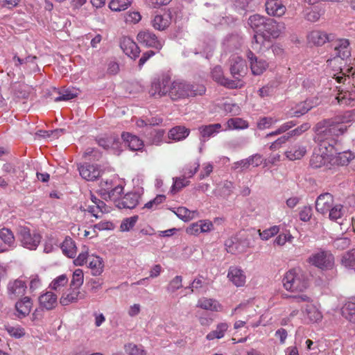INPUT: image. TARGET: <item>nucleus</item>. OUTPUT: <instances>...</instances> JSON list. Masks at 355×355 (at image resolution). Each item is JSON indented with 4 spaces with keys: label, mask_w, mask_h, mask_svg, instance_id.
Here are the masks:
<instances>
[{
    "label": "nucleus",
    "mask_w": 355,
    "mask_h": 355,
    "mask_svg": "<svg viewBox=\"0 0 355 355\" xmlns=\"http://www.w3.org/2000/svg\"><path fill=\"white\" fill-rule=\"evenodd\" d=\"M345 121L340 116L323 119L314 127V141L320 149H326L328 152L337 150L338 137L343 135L347 127Z\"/></svg>",
    "instance_id": "f257e3e1"
},
{
    "label": "nucleus",
    "mask_w": 355,
    "mask_h": 355,
    "mask_svg": "<svg viewBox=\"0 0 355 355\" xmlns=\"http://www.w3.org/2000/svg\"><path fill=\"white\" fill-rule=\"evenodd\" d=\"M203 85L191 84L184 80H174L169 87V95L172 101H178L205 93Z\"/></svg>",
    "instance_id": "f03ea898"
},
{
    "label": "nucleus",
    "mask_w": 355,
    "mask_h": 355,
    "mask_svg": "<svg viewBox=\"0 0 355 355\" xmlns=\"http://www.w3.org/2000/svg\"><path fill=\"white\" fill-rule=\"evenodd\" d=\"M283 286L291 292H303L308 288V280L300 268H293L287 271L282 279Z\"/></svg>",
    "instance_id": "7ed1b4c3"
},
{
    "label": "nucleus",
    "mask_w": 355,
    "mask_h": 355,
    "mask_svg": "<svg viewBox=\"0 0 355 355\" xmlns=\"http://www.w3.org/2000/svg\"><path fill=\"white\" fill-rule=\"evenodd\" d=\"M308 262L320 269L329 270L334 265V257L329 251L320 250L309 257Z\"/></svg>",
    "instance_id": "20e7f679"
},
{
    "label": "nucleus",
    "mask_w": 355,
    "mask_h": 355,
    "mask_svg": "<svg viewBox=\"0 0 355 355\" xmlns=\"http://www.w3.org/2000/svg\"><path fill=\"white\" fill-rule=\"evenodd\" d=\"M320 153H314L310 159V166L313 168H322L324 171H333L334 164L331 157L334 152L326 151V149H320Z\"/></svg>",
    "instance_id": "39448f33"
},
{
    "label": "nucleus",
    "mask_w": 355,
    "mask_h": 355,
    "mask_svg": "<svg viewBox=\"0 0 355 355\" xmlns=\"http://www.w3.org/2000/svg\"><path fill=\"white\" fill-rule=\"evenodd\" d=\"M18 238L24 248L35 250L40 243L42 236L39 233L31 232L29 228L21 227L19 230Z\"/></svg>",
    "instance_id": "423d86ee"
},
{
    "label": "nucleus",
    "mask_w": 355,
    "mask_h": 355,
    "mask_svg": "<svg viewBox=\"0 0 355 355\" xmlns=\"http://www.w3.org/2000/svg\"><path fill=\"white\" fill-rule=\"evenodd\" d=\"M171 84V78L168 75H162L155 78L149 90L151 96L157 98L169 95V87Z\"/></svg>",
    "instance_id": "0eeeda50"
},
{
    "label": "nucleus",
    "mask_w": 355,
    "mask_h": 355,
    "mask_svg": "<svg viewBox=\"0 0 355 355\" xmlns=\"http://www.w3.org/2000/svg\"><path fill=\"white\" fill-rule=\"evenodd\" d=\"M225 245L228 252L239 254L245 252L250 248V241L243 235H236L227 239Z\"/></svg>",
    "instance_id": "6e6552de"
},
{
    "label": "nucleus",
    "mask_w": 355,
    "mask_h": 355,
    "mask_svg": "<svg viewBox=\"0 0 355 355\" xmlns=\"http://www.w3.org/2000/svg\"><path fill=\"white\" fill-rule=\"evenodd\" d=\"M137 40L141 45L147 48H153L157 51H159L164 44V40L159 39L153 32L148 30L139 32Z\"/></svg>",
    "instance_id": "1a4fd4ad"
},
{
    "label": "nucleus",
    "mask_w": 355,
    "mask_h": 355,
    "mask_svg": "<svg viewBox=\"0 0 355 355\" xmlns=\"http://www.w3.org/2000/svg\"><path fill=\"white\" fill-rule=\"evenodd\" d=\"M230 73L234 80H236L238 85L239 84L240 78L245 74L247 66L245 61L239 56L233 55L230 60Z\"/></svg>",
    "instance_id": "9d476101"
},
{
    "label": "nucleus",
    "mask_w": 355,
    "mask_h": 355,
    "mask_svg": "<svg viewBox=\"0 0 355 355\" xmlns=\"http://www.w3.org/2000/svg\"><path fill=\"white\" fill-rule=\"evenodd\" d=\"M336 36L334 34L329 33L320 30H314L311 31L308 35V40L315 46H322L326 42H331L334 41Z\"/></svg>",
    "instance_id": "9b49d317"
},
{
    "label": "nucleus",
    "mask_w": 355,
    "mask_h": 355,
    "mask_svg": "<svg viewBox=\"0 0 355 355\" xmlns=\"http://www.w3.org/2000/svg\"><path fill=\"white\" fill-rule=\"evenodd\" d=\"M95 141L99 146L105 150H118L121 144L120 138L115 135L97 137Z\"/></svg>",
    "instance_id": "f8f14e48"
},
{
    "label": "nucleus",
    "mask_w": 355,
    "mask_h": 355,
    "mask_svg": "<svg viewBox=\"0 0 355 355\" xmlns=\"http://www.w3.org/2000/svg\"><path fill=\"white\" fill-rule=\"evenodd\" d=\"M334 205V196L329 193L320 194L315 201V209L322 214H326Z\"/></svg>",
    "instance_id": "ddd939ff"
},
{
    "label": "nucleus",
    "mask_w": 355,
    "mask_h": 355,
    "mask_svg": "<svg viewBox=\"0 0 355 355\" xmlns=\"http://www.w3.org/2000/svg\"><path fill=\"white\" fill-rule=\"evenodd\" d=\"M120 46L125 55L132 59L139 57L140 49L137 44L129 37H123L120 42Z\"/></svg>",
    "instance_id": "4468645a"
},
{
    "label": "nucleus",
    "mask_w": 355,
    "mask_h": 355,
    "mask_svg": "<svg viewBox=\"0 0 355 355\" xmlns=\"http://www.w3.org/2000/svg\"><path fill=\"white\" fill-rule=\"evenodd\" d=\"M212 78L218 83L223 85L230 89H235L241 87V85H238L236 80H232L223 76V72L221 67L216 66L211 71Z\"/></svg>",
    "instance_id": "2eb2a0df"
},
{
    "label": "nucleus",
    "mask_w": 355,
    "mask_h": 355,
    "mask_svg": "<svg viewBox=\"0 0 355 355\" xmlns=\"http://www.w3.org/2000/svg\"><path fill=\"white\" fill-rule=\"evenodd\" d=\"M334 42L333 46L335 57L344 60L351 55L349 42L347 39H339Z\"/></svg>",
    "instance_id": "dca6fc26"
},
{
    "label": "nucleus",
    "mask_w": 355,
    "mask_h": 355,
    "mask_svg": "<svg viewBox=\"0 0 355 355\" xmlns=\"http://www.w3.org/2000/svg\"><path fill=\"white\" fill-rule=\"evenodd\" d=\"M264 28L263 32L266 37H272L277 38L279 36L282 30L284 28V24L277 23L275 20L270 18H266L264 23Z\"/></svg>",
    "instance_id": "f3484780"
},
{
    "label": "nucleus",
    "mask_w": 355,
    "mask_h": 355,
    "mask_svg": "<svg viewBox=\"0 0 355 355\" xmlns=\"http://www.w3.org/2000/svg\"><path fill=\"white\" fill-rule=\"evenodd\" d=\"M247 57L250 61V68L254 75H261L266 71L268 64L266 60L258 59L251 51L247 53Z\"/></svg>",
    "instance_id": "a211bd4d"
},
{
    "label": "nucleus",
    "mask_w": 355,
    "mask_h": 355,
    "mask_svg": "<svg viewBox=\"0 0 355 355\" xmlns=\"http://www.w3.org/2000/svg\"><path fill=\"white\" fill-rule=\"evenodd\" d=\"M78 171L81 177L87 181L95 180L101 174L99 168L94 164H83L78 167Z\"/></svg>",
    "instance_id": "6ab92c4d"
},
{
    "label": "nucleus",
    "mask_w": 355,
    "mask_h": 355,
    "mask_svg": "<svg viewBox=\"0 0 355 355\" xmlns=\"http://www.w3.org/2000/svg\"><path fill=\"white\" fill-rule=\"evenodd\" d=\"M8 293L10 298H16L25 294L26 284L21 279L10 281L8 284Z\"/></svg>",
    "instance_id": "aec40b11"
},
{
    "label": "nucleus",
    "mask_w": 355,
    "mask_h": 355,
    "mask_svg": "<svg viewBox=\"0 0 355 355\" xmlns=\"http://www.w3.org/2000/svg\"><path fill=\"white\" fill-rule=\"evenodd\" d=\"M337 150L334 153L331 157V160L334 164L333 171L336 169L338 166L347 165L349 162L354 159V156L350 151H343L337 153Z\"/></svg>",
    "instance_id": "412c9836"
},
{
    "label": "nucleus",
    "mask_w": 355,
    "mask_h": 355,
    "mask_svg": "<svg viewBox=\"0 0 355 355\" xmlns=\"http://www.w3.org/2000/svg\"><path fill=\"white\" fill-rule=\"evenodd\" d=\"M172 15L171 12H165L162 15H157L152 20L153 27L162 31L166 29L171 24Z\"/></svg>",
    "instance_id": "4be33fe9"
},
{
    "label": "nucleus",
    "mask_w": 355,
    "mask_h": 355,
    "mask_svg": "<svg viewBox=\"0 0 355 355\" xmlns=\"http://www.w3.org/2000/svg\"><path fill=\"white\" fill-rule=\"evenodd\" d=\"M265 6L268 15L273 17H282L286 10L285 6L277 0H268Z\"/></svg>",
    "instance_id": "5701e85b"
},
{
    "label": "nucleus",
    "mask_w": 355,
    "mask_h": 355,
    "mask_svg": "<svg viewBox=\"0 0 355 355\" xmlns=\"http://www.w3.org/2000/svg\"><path fill=\"white\" fill-rule=\"evenodd\" d=\"M121 138L125 144L132 151L140 150L144 147L143 141L136 135H133L129 132H123Z\"/></svg>",
    "instance_id": "b1692460"
},
{
    "label": "nucleus",
    "mask_w": 355,
    "mask_h": 355,
    "mask_svg": "<svg viewBox=\"0 0 355 355\" xmlns=\"http://www.w3.org/2000/svg\"><path fill=\"white\" fill-rule=\"evenodd\" d=\"M33 302L29 297H24L15 304L17 316L19 318H25L28 315L32 309Z\"/></svg>",
    "instance_id": "393cba45"
},
{
    "label": "nucleus",
    "mask_w": 355,
    "mask_h": 355,
    "mask_svg": "<svg viewBox=\"0 0 355 355\" xmlns=\"http://www.w3.org/2000/svg\"><path fill=\"white\" fill-rule=\"evenodd\" d=\"M227 277L236 286H242L245 283V275L243 271L236 266L230 267Z\"/></svg>",
    "instance_id": "a878e982"
},
{
    "label": "nucleus",
    "mask_w": 355,
    "mask_h": 355,
    "mask_svg": "<svg viewBox=\"0 0 355 355\" xmlns=\"http://www.w3.org/2000/svg\"><path fill=\"white\" fill-rule=\"evenodd\" d=\"M85 295L81 293L78 288L71 287L69 293H63L60 300L62 306H67L71 303L76 302L79 299H83Z\"/></svg>",
    "instance_id": "bb28decb"
},
{
    "label": "nucleus",
    "mask_w": 355,
    "mask_h": 355,
    "mask_svg": "<svg viewBox=\"0 0 355 355\" xmlns=\"http://www.w3.org/2000/svg\"><path fill=\"white\" fill-rule=\"evenodd\" d=\"M58 297L55 294L51 291H48L39 297V302L41 307L46 310H52L58 304Z\"/></svg>",
    "instance_id": "cd10ccee"
},
{
    "label": "nucleus",
    "mask_w": 355,
    "mask_h": 355,
    "mask_svg": "<svg viewBox=\"0 0 355 355\" xmlns=\"http://www.w3.org/2000/svg\"><path fill=\"white\" fill-rule=\"evenodd\" d=\"M198 130L202 137L208 139L214 137L222 131V125L220 123L201 125L199 127Z\"/></svg>",
    "instance_id": "c85d7f7f"
},
{
    "label": "nucleus",
    "mask_w": 355,
    "mask_h": 355,
    "mask_svg": "<svg viewBox=\"0 0 355 355\" xmlns=\"http://www.w3.org/2000/svg\"><path fill=\"white\" fill-rule=\"evenodd\" d=\"M139 196L137 193H128L119 202V208L133 209L139 202Z\"/></svg>",
    "instance_id": "c756f323"
},
{
    "label": "nucleus",
    "mask_w": 355,
    "mask_h": 355,
    "mask_svg": "<svg viewBox=\"0 0 355 355\" xmlns=\"http://www.w3.org/2000/svg\"><path fill=\"white\" fill-rule=\"evenodd\" d=\"M197 306L211 311H220L222 309L221 305L217 300L207 297L200 298Z\"/></svg>",
    "instance_id": "7c9ffc66"
},
{
    "label": "nucleus",
    "mask_w": 355,
    "mask_h": 355,
    "mask_svg": "<svg viewBox=\"0 0 355 355\" xmlns=\"http://www.w3.org/2000/svg\"><path fill=\"white\" fill-rule=\"evenodd\" d=\"M304 17L311 22H315L319 20L324 14L323 9L320 6L308 7L304 9Z\"/></svg>",
    "instance_id": "2f4dec72"
},
{
    "label": "nucleus",
    "mask_w": 355,
    "mask_h": 355,
    "mask_svg": "<svg viewBox=\"0 0 355 355\" xmlns=\"http://www.w3.org/2000/svg\"><path fill=\"white\" fill-rule=\"evenodd\" d=\"M313 107L312 101L311 100H306L297 104L295 107H293L289 114L291 116L299 117L308 112Z\"/></svg>",
    "instance_id": "473e14b6"
},
{
    "label": "nucleus",
    "mask_w": 355,
    "mask_h": 355,
    "mask_svg": "<svg viewBox=\"0 0 355 355\" xmlns=\"http://www.w3.org/2000/svg\"><path fill=\"white\" fill-rule=\"evenodd\" d=\"M266 18L258 14L250 16L248 19V24L256 33L263 32L264 23Z\"/></svg>",
    "instance_id": "72a5a7b5"
},
{
    "label": "nucleus",
    "mask_w": 355,
    "mask_h": 355,
    "mask_svg": "<svg viewBox=\"0 0 355 355\" xmlns=\"http://www.w3.org/2000/svg\"><path fill=\"white\" fill-rule=\"evenodd\" d=\"M340 263L345 268L355 272V248L344 253L341 257Z\"/></svg>",
    "instance_id": "f704fd0d"
},
{
    "label": "nucleus",
    "mask_w": 355,
    "mask_h": 355,
    "mask_svg": "<svg viewBox=\"0 0 355 355\" xmlns=\"http://www.w3.org/2000/svg\"><path fill=\"white\" fill-rule=\"evenodd\" d=\"M63 253L69 258H74L76 254V246L73 240L67 236L61 245Z\"/></svg>",
    "instance_id": "c9c22d12"
},
{
    "label": "nucleus",
    "mask_w": 355,
    "mask_h": 355,
    "mask_svg": "<svg viewBox=\"0 0 355 355\" xmlns=\"http://www.w3.org/2000/svg\"><path fill=\"white\" fill-rule=\"evenodd\" d=\"M189 134V130L184 126H176L170 130L168 137L175 141L185 139Z\"/></svg>",
    "instance_id": "e433bc0d"
},
{
    "label": "nucleus",
    "mask_w": 355,
    "mask_h": 355,
    "mask_svg": "<svg viewBox=\"0 0 355 355\" xmlns=\"http://www.w3.org/2000/svg\"><path fill=\"white\" fill-rule=\"evenodd\" d=\"M89 268L92 270L93 275H99L103 272V263L101 257L91 256L89 257Z\"/></svg>",
    "instance_id": "4c0bfd02"
},
{
    "label": "nucleus",
    "mask_w": 355,
    "mask_h": 355,
    "mask_svg": "<svg viewBox=\"0 0 355 355\" xmlns=\"http://www.w3.org/2000/svg\"><path fill=\"white\" fill-rule=\"evenodd\" d=\"M336 98L340 104H345L352 107L355 106V87L344 94H339Z\"/></svg>",
    "instance_id": "58836bf2"
},
{
    "label": "nucleus",
    "mask_w": 355,
    "mask_h": 355,
    "mask_svg": "<svg viewBox=\"0 0 355 355\" xmlns=\"http://www.w3.org/2000/svg\"><path fill=\"white\" fill-rule=\"evenodd\" d=\"M305 153V147L301 146H292L288 150H287L285 153L286 157H288L291 160L300 159L302 157H304Z\"/></svg>",
    "instance_id": "ea45409f"
},
{
    "label": "nucleus",
    "mask_w": 355,
    "mask_h": 355,
    "mask_svg": "<svg viewBox=\"0 0 355 355\" xmlns=\"http://www.w3.org/2000/svg\"><path fill=\"white\" fill-rule=\"evenodd\" d=\"M228 329V324L225 322L220 323L217 325L216 329L210 331L206 336L207 339L209 340H214L215 338L220 339L222 338L225 333L227 331Z\"/></svg>",
    "instance_id": "a19ab883"
},
{
    "label": "nucleus",
    "mask_w": 355,
    "mask_h": 355,
    "mask_svg": "<svg viewBox=\"0 0 355 355\" xmlns=\"http://www.w3.org/2000/svg\"><path fill=\"white\" fill-rule=\"evenodd\" d=\"M341 311L343 317L355 323V302H346L343 306Z\"/></svg>",
    "instance_id": "79ce46f5"
},
{
    "label": "nucleus",
    "mask_w": 355,
    "mask_h": 355,
    "mask_svg": "<svg viewBox=\"0 0 355 355\" xmlns=\"http://www.w3.org/2000/svg\"><path fill=\"white\" fill-rule=\"evenodd\" d=\"M200 167V162L198 159L193 162H190L185 165L182 171V175L185 178H192L196 172L198 171Z\"/></svg>",
    "instance_id": "37998d69"
},
{
    "label": "nucleus",
    "mask_w": 355,
    "mask_h": 355,
    "mask_svg": "<svg viewBox=\"0 0 355 355\" xmlns=\"http://www.w3.org/2000/svg\"><path fill=\"white\" fill-rule=\"evenodd\" d=\"M132 0H111L109 7L112 11L120 12L131 6Z\"/></svg>",
    "instance_id": "c03bdc74"
},
{
    "label": "nucleus",
    "mask_w": 355,
    "mask_h": 355,
    "mask_svg": "<svg viewBox=\"0 0 355 355\" xmlns=\"http://www.w3.org/2000/svg\"><path fill=\"white\" fill-rule=\"evenodd\" d=\"M175 214L180 219L188 221L192 220L195 215L197 214L196 211H191L186 207H180L175 211H173Z\"/></svg>",
    "instance_id": "a18cd8bd"
},
{
    "label": "nucleus",
    "mask_w": 355,
    "mask_h": 355,
    "mask_svg": "<svg viewBox=\"0 0 355 355\" xmlns=\"http://www.w3.org/2000/svg\"><path fill=\"white\" fill-rule=\"evenodd\" d=\"M345 212V211L342 205L337 204L336 205H333L329 209V211H328L329 218L331 220L337 221L344 216Z\"/></svg>",
    "instance_id": "49530a36"
},
{
    "label": "nucleus",
    "mask_w": 355,
    "mask_h": 355,
    "mask_svg": "<svg viewBox=\"0 0 355 355\" xmlns=\"http://www.w3.org/2000/svg\"><path fill=\"white\" fill-rule=\"evenodd\" d=\"M69 282L67 276L64 274L59 275L55 278L49 285L51 290L60 291L62 288L65 286Z\"/></svg>",
    "instance_id": "de8ad7c7"
},
{
    "label": "nucleus",
    "mask_w": 355,
    "mask_h": 355,
    "mask_svg": "<svg viewBox=\"0 0 355 355\" xmlns=\"http://www.w3.org/2000/svg\"><path fill=\"white\" fill-rule=\"evenodd\" d=\"M78 89H67L62 92H59V96L55 98L54 101L58 102L71 100L78 96Z\"/></svg>",
    "instance_id": "09e8293b"
},
{
    "label": "nucleus",
    "mask_w": 355,
    "mask_h": 355,
    "mask_svg": "<svg viewBox=\"0 0 355 355\" xmlns=\"http://www.w3.org/2000/svg\"><path fill=\"white\" fill-rule=\"evenodd\" d=\"M229 129H245L248 127V123L241 118H231L227 121Z\"/></svg>",
    "instance_id": "8fccbe9b"
},
{
    "label": "nucleus",
    "mask_w": 355,
    "mask_h": 355,
    "mask_svg": "<svg viewBox=\"0 0 355 355\" xmlns=\"http://www.w3.org/2000/svg\"><path fill=\"white\" fill-rule=\"evenodd\" d=\"M305 313L309 320L313 322H318L322 318L321 313L315 306L313 305L307 306L305 310Z\"/></svg>",
    "instance_id": "3c124183"
},
{
    "label": "nucleus",
    "mask_w": 355,
    "mask_h": 355,
    "mask_svg": "<svg viewBox=\"0 0 355 355\" xmlns=\"http://www.w3.org/2000/svg\"><path fill=\"white\" fill-rule=\"evenodd\" d=\"M0 239L8 246H11L15 243V236L12 232L6 227L0 230Z\"/></svg>",
    "instance_id": "603ef678"
},
{
    "label": "nucleus",
    "mask_w": 355,
    "mask_h": 355,
    "mask_svg": "<svg viewBox=\"0 0 355 355\" xmlns=\"http://www.w3.org/2000/svg\"><path fill=\"white\" fill-rule=\"evenodd\" d=\"M84 282V275L81 269H76L72 275L70 286L79 289Z\"/></svg>",
    "instance_id": "864d4df0"
},
{
    "label": "nucleus",
    "mask_w": 355,
    "mask_h": 355,
    "mask_svg": "<svg viewBox=\"0 0 355 355\" xmlns=\"http://www.w3.org/2000/svg\"><path fill=\"white\" fill-rule=\"evenodd\" d=\"M235 6L238 8L252 11L257 6V2L254 0H236Z\"/></svg>",
    "instance_id": "5fc2aeb1"
},
{
    "label": "nucleus",
    "mask_w": 355,
    "mask_h": 355,
    "mask_svg": "<svg viewBox=\"0 0 355 355\" xmlns=\"http://www.w3.org/2000/svg\"><path fill=\"white\" fill-rule=\"evenodd\" d=\"M101 157V152L96 148L88 147L83 153V157L90 161H98Z\"/></svg>",
    "instance_id": "6e6d98bb"
},
{
    "label": "nucleus",
    "mask_w": 355,
    "mask_h": 355,
    "mask_svg": "<svg viewBox=\"0 0 355 355\" xmlns=\"http://www.w3.org/2000/svg\"><path fill=\"white\" fill-rule=\"evenodd\" d=\"M125 351L128 355H146V353L141 345L129 343L125 345Z\"/></svg>",
    "instance_id": "4d7b16f0"
},
{
    "label": "nucleus",
    "mask_w": 355,
    "mask_h": 355,
    "mask_svg": "<svg viewBox=\"0 0 355 355\" xmlns=\"http://www.w3.org/2000/svg\"><path fill=\"white\" fill-rule=\"evenodd\" d=\"M266 37L262 33L254 34L252 42V48L257 51H262V46L265 42Z\"/></svg>",
    "instance_id": "13d9d810"
},
{
    "label": "nucleus",
    "mask_w": 355,
    "mask_h": 355,
    "mask_svg": "<svg viewBox=\"0 0 355 355\" xmlns=\"http://www.w3.org/2000/svg\"><path fill=\"white\" fill-rule=\"evenodd\" d=\"M138 220V216H133L123 220L121 223L120 229L122 232L130 231Z\"/></svg>",
    "instance_id": "bf43d9fd"
},
{
    "label": "nucleus",
    "mask_w": 355,
    "mask_h": 355,
    "mask_svg": "<svg viewBox=\"0 0 355 355\" xmlns=\"http://www.w3.org/2000/svg\"><path fill=\"white\" fill-rule=\"evenodd\" d=\"M173 180V184L172 186L171 192L175 193L180 191L182 188L189 185V181L187 180L182 175L179 178H175Z\"/></svg>",
    "instance_id": "052dcab7"
},
{
    "label": "nucleus",
    "mask_w": 355,
    "mask_h": 355,
    "mask_svg": "<svg viewBox=\"0 0 355 355\" xmlns=\"http://www.w3.org/2000/svg\"><path fill=\"white\" fill-rule=\"evenodd\" d=\"M279 232V227L277 225H274L268 229L264 230L262 232L259 230V234L262 240L266 241L276 235Z\"/></svg>",
    "instance_id": "680f3d73"
},
{
    "label": "nucleus",
    "mask_w": 355,
    "mask_h": 355,
    "mask_svg": "<svg viewBox=\"0 0 355 355\" xmlns=\"http://www.w3.org/2000/svg\"><path fill=\"white\" fill-rule=\"evenodd\" d=\"M350 245L351 240L347 237L338 238L333 242L334 247L340 250H343L349 248Z\"/></svg>",
    "instance_id": "e2e57ef3"
},
{
    "label": "nucleus",
    "mask_w": 355,
    "mask_h": 355,
    "mask_svg": "<svg viewBox=\"0 0 355 355\" xmlns=\"http://www.w3.org/2000/svg\"><path fill=\"white\" fill-rule=\"evenodd\" d=\"M182 286V276H175L169 283L167 286V291L170 293H174Z\"/></svg>",
    "instance_id": "0e129e2a"
},
{
    "label": "nucleus",
    "mask_w": 355,
    "mask_h": 355,
    "mask_svg": "<svg viewBox=\"0 0 355 355\" xmlns=\"http://www.w3.org/2000/svg\"><path fill=\"white\" fill-rule=\"evenodd\" d=\"M278 119L272 117H263L257 122V128L259 130H263L270 128L272 125L276 123Z\"/></svg>",
    "instance_id": "69168bd1"
},
{
    "label": "nucleus",
    "mask_w": 355,
    "mask_h": 355,
    "mask_svg": "<svg viewBox=\"0 0 355 355\" xmlns=\"http://www.w3.org/2000/svg\"><path fill=\"white\" fill-rule=\"evenodd\" d=\"M165 134V132L164 130L158 129V130H153L150 132V141L151 144L155 145H159L162 141V138Z\"/></svg>",
    "instance_id": "338daca9"
},
{
    "label": "nucleus",
    "mask_w": 355,
    "mask_h": 355,
    "mask_svg": "<svg viewBox=\"0 0 355 355\" xmlns=\"http://www.w3.org/2000/svg\"><path fill=\"white\" fill-rule=\"evenodd\" d=\"M293 239V236L289 233H282L278 235L274 243L277 245H284L286 242L291 243Z\"/></svg>",
    "instance_id": "774afa93"
}]
</instances>
